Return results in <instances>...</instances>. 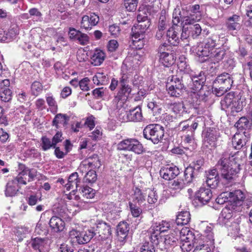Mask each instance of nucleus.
Masks as SVG:
<instances>
[{
	"label": "nucleus",
	"instance_id": "obj_55",
	"mask_svg": "<svg viewBox=\"0 0 252 252\" xmlns=\"http://www.w3.org/2000/svg\"><path fill=\"white\" fill-rule=\"evenodd\" d=\"M12 94L11 90H2L0 92V99L3 102H9L12 99Z\"/></svg>",
	"mask_w": 252,
	"mask_h": 252
},
{
	"label": "nucleus",
	"instance_id": "obj_38",
	"mask_svg": "<svg viewBox=\"0 0 252 252\" xmlns=\"http://www.w3.org/2000/svg\"><path fill=\"white\" fill-rule=\"evenodd\" d=\"M117 230L118 235L124 239L126 237L129 231L128 224L126 222H121L117 226Z\"/></svg>",
	"mask_w": 252,
	"mask_h": 252
},
{
	"label": "nucleus",
	"instance_id": "obj_7",
	"mask_svg": "<svg viewBox=\"0 0 252 252\" xmlns=\"http://www.w3.org/2000/svg\"><path fill=\"white\" fill-rule=\"evenodd\" d=\"M170 228L169 222L162 220L153 224L150 229V238L152 242L158 243L161 239L160 234L167 231Z\"/></svg>",
	"mask_w": 252,
	"mask_h": 252
},
{
	"label": "nucleus",
	"instance_id": "obj_10",
	"mask_svg": "<svg viewBox=\"0 0 252 252\" xmlns=\"http://www.w3.org/2000/svg\"><path fill=\"white\" fill-rule=\"evenodd\" d=\"M195 238L192 232L187 228H183L180 231V239L183 244L180 248L184 252H189L193 248V242Z\"/></svg>",
	"mask_w": 252,
	"mask_h": 252
},
{
	"label": "nucleus",
	"instance_id": "obj_24",
	"mask_svg": "<svg viewBox=\"0 0 252 252\" xmlns=\"http://www.w3.org/2000/svg\"><path fill=\"white\" fill-rule=\"evenodd\" d=\"M167 28V23L166 17L163 15H161L159 18L158 30L156 37L158 39H160L164 35L165 30Z\"/></svg>",
	"mask_w": 252,
	"mask_h": 252
},
{
	"label": "nucleus",
	"instance_id": "obj_27",
	"mask_svg": "<svg viewBox=\"0 0 252 252\" xmlns=\"http://www.w3.org/2000/svg\"><path fill=\"white\" fill-rule=\"evenodd\" d=\"M166 39L168 42L173 46H177L180 43V39L178 36L177 32L173 28L169 29L167 31Z\"/></svg>",
	"mask_w": 252,
	"mask_h": 252
},
{
	"label": "nucleus",
	"instance_id": "obj_48",
	"mask_svg": "<svg viewBox=\"0 0 252 252\" xmlns=\"http://www.w3.org/2000/svg\"><path fill=\"white\" fill-rule=\"evenodd\" d=\"M108 93V90L106 88L100 87L94 89L93 94L95 98L100 99L107 95Z\"/></svg>",
	"mask_w": 252,
	"mask_h": 252
},
{
	"label": "nucleus",
	"instance_id": "obj_22",
	"mask_svg": "<svg viewBox=\"0 0 252 252\" xmlns=\"http://www.w3.org/2000/svg\"><path fill=\"white\" fill-rule=\"evenodd\" d=\"M49 225L52 229L56 232L63 231L65 227V223L63 220L60 218L56 216L51 218Z\"/></svg>",
	"mask_w": 252,
	"mask_h": 252
},
{
	"label": "nucleus",
	"instance_id": "obj_11",
	"mask_svg": "<svg viewBox=\"0 0 252 252\" xmlns=\"http://www.w3.org/2000/svg\"><path fill=\"white\" fill-rule=\"evenodd\" d=\"M240 164L234 163L231 167L220 171V175L223 181L227 183H233L236 181L240 171Z\"/></svg>",
	"mask_w": 252,
	"mask_h": 252
},
{
	"label": "nucleus",
	"instance_id": "obj_14",
	"mask_svg": "<svg viewBox=\"0 0 252 252\" xmlns=\"http://www.w3.org/2000/svg\"><path fill=\"white\" fill-rule=\"evenodd\" d=\"M230 207L235 211H239L242 205L245 195L241 190H235L233 192H228Z\"/></svg>",
	"mask_w": 252,
	"mask_h": 252
},
{
	"label": "nucleus",
	"instance_id": "obj_13",
	"mask_svg": "<svg viewBox=\"0 0 252 252\" xmlns=\"http://www.w3.org/2000/svg\"><path fill=\"white\" fill-rule=\"evenodd\" d=\"M91 229L94 232V236L98 235V237L101 240H106L111 235V227L109 225L104 221H99L96 224L95 228H92Z\"/></svg>",
	"mask_w": 252,
	"mask_h": 252
},
{
	"label": "nucleus",
	"instance_id": "obj_8",
	"mask_svg": "<svg viewBox=\"0 0 252 252\" xmlns=\"http://www.w3.org/2000/svg\"><path fill=\"white\" fill-rule=\"evenodd\" d=\"M204 138L203 147L204 148L212 149L216 146L217 141L220 137V133L218 130L213 128H207L203 132Z\"/></svg>",
	"mask_w": 252,
	"mask_h": 252
},
{
	"label": "nucleus",
	"instance_id": "obj_45",
	"mask_svg": "<svg viewBox=\"0 0 252 252\" xmlns=\"http://www.w3.org/2000/svg\"><path fill=\"white\" fill-rule=\"evenodd\" d=\"M190 35L193 38H196L201 34L202 29L199 24H196L190 27H187Z\"/></svg>",
	"mask_w": 252,
	"mask_h": 252
},
{
	"label": "nucleus",
	"instance_id": "obj_59",
	"mask_svg": "<svg viewBox=\"0 0 252 252\" xmlns=\"http://www.w3.org/2000/svg\"><path fill=\"white\" fill-rule=\"evenodd\" d=\"M167 90L168 91V94L170 95L171 96H175V97H179L180 95H182V94L183 93V90H179L178 91L177 90V87H175L172 89V86L166 85Z\"/></svg>",
	"mask_w": 252,
	"mask_h": 252
},
{
	"label": "nucleus",
	"instance_id": "obj_60",
	"mask_svg": "<svg viewBox=\"0 0 252 252\" xmlns=\"http://www.w3.org/2000/svg\"><path fill=\"white\" fill-rule=\"evenodd\" d=\"M86 181L89 183H94L97 179V176L95 171L90 170L88 171L85 176Z\"/></svg>",
	"mask_w": 252,
	"mask_h": 252
},
{
	"label": "nucleus",
	"instance_id": "obj_54",
	"mask_svg": "<svg viewBox=\"0 0 252 252\" xmlns=\"http://www.w3.org/2000/svg\"><path fill=\"white\" fill-rule=\"evenodd\" d=\"M27 175L25 173V171L23 170L20 172L18 175L15 178L13 181H16V183L19 185H26L28 182Z\"/></svg>",
	"mask_w": 252,
	"mask_h": 252
},
{
	"label": "nucleus",
	"instance_id": "obj_19",
	"mask_svg": "<svg viewBox=\"0 0 252 252\" xmlns=\"http://www.w3.org/2000/svg\"><path fill=\"white\" fill-rule=\"evenodd\" d=\"M212 197L210 189L201 187L196 193V197L203 204L208 203Z\"/></svg>",
	"mask_w": 252,
	"mask_h": 252
},
{
	"label": "nucleus",
	"instance_id": "obj_64",
	"mask_svg": "<svg viewBox=\"0 0 252 252\" xmlns=\"http://www.w3.org/2000/svg\"><path fill=\"white\" fill-rule=\"evenodd\" d=\"M245 13L249 19L248 25L249 26L252 27V4H248L246 6Z\"/></svg>",
	"mask_w": 252,
	"mask_h": 252
},
{
	"label": "nucleus",
	"instance_id": "obj_36",
	"mask_svg": "<svg viewBox=\"0 0 252 252\" xmlns=\"http://www.w3.org/2000/svg\"><path fill=\"white\" fill-rule=\"evenodd\" d=\"M89 167L95 169L98 168L100 165V161L96 154H94L88 158L86 160L84 161Z\"/></svg>",
	"mask_w": 252,
	"mask_h": 252
},
{
	"label": "nucleus",
	"instance_id": "obj_28",
	"mask_svg": "<svg viewBox=\"0 0 252 252\" xmlns=\"http://www.w3.org/2000/svg\"><path fill=\"white\" fill-rule=\"evenodd\" d=\"M104 53L100 50L96 49L91 57V63L94 66L100 65L104 60Z\"/></svg>",
	"mask_w": 252,
	"mask_h": 252
},
{
	"label": "nucleus",
	"instance_id": "obj_20",
	"mask_svg": "<svg viewBox=\"0 0 252 252\" xmlns=\"http://www.w3.org/2000/svg\"><path fill=\"white\" fill-rule=\"evenodd\" d=\"M131 92V87L129 85L120 86L116 96L113 99L114 102H118L120 100H126Z\"/></svg>",
	"mask_w": 252,
	"mask_h": 252
},
{
	"label": "nucleus",
	"instance_id": "obj_32",
	"mask_svg": "<svg viewBox=\"0 0 252 252\" xmlns=\"http://www.w3.org/2000/svg\"><path fill=\"white\" fill-rule=\"evenodd\" d=\"M190 220V215L188 211L180 212L177 216L176 222L178 225H183L188 224Z\"/></svg>",
	"mask_w": 252,
	"mask_h": 252
},
{
	"label": "nucleus",
	"instance_id": "obj_47",
	"mask_svg": "<svg viewBox=\"0 0 252 252\" xmlns=\"http://www.w3.org/2000/svg\"><path fill=\"white\" fill-rule=\"evenodd\" d=\"M43 90L42 84L38 81H34L31 85V92L32 94L37 96L41 93Z\"/></svg>",
	"mask_w": 252,
	"mask_h": 252
},
{
	"label": "nucleus",
	"instance_id": "obj_41",
	"mask_svg": "<svg viewBox=\"0 0 252 252\" xmlns=\"http://www.w3.org/2000/svg\"><path fill=\"white\" fill-rule=\"evenodd\" d=\"M69 120V117L66 114H58L53 121V125L58 127L59 124L63 126L67 124Z\"/></svg>",
	"mask_w": 252,
	"mask_h": 252
},
{
	"label": "nucleus",
	"instance_id": "obj_46",
	"mask_svg": "<svg viewBox=\"0 0 252 252\" xmlns=\"http://www.w3.org/2000/svg\"><path fill=\"white\" fill-rule=\"evenodd\" d=\"M234 208L230 207V205L223 208L221 212L220 217L224 220H229L233 215V212H236Z\"/></svg>",
	"mask_w": 252,
	"mask_h": 252
},
{
	"label": "nucleus",
	"instance_id": "obj_4",
	"mask_svg": "<svg viewBox=\"0 0 252 252\" xmlns=\"http://www.w3.org/2000/svg\"><path fill=\"white\" fill-rule=\"evenodd\" d=\"M117 150L120 151L132 152L141 155L145 152L143 145L135 138H126L119 142Z\"/></svg>",
	"mask_w": 252,
	"mask_h": 252
},
{
	"label": "nucleus",
	"instance_id": "obj_44",
	"mask_svg": "<svg viewBox=\"0 0 252 252\" xmlns=\"http://www.w3.org/2000/svg\"><path fill=\"white\" fill-rule=\"evenodd\" d=\"M191 80L196 88L199 89L200 88L201 89L202 87L203 84L205 82L204 74H202L200 72L198 75L192 76L191 77Z\"/></svg>",
	"mask_w": 252,
	"mask_h": 252
},
{
	"label": "nucleus",
	"instance_id": "obj_25",
	"mask_svg": "<svg viewBox=\"0 0 252 252\" xmlns=\"http://www.w3.org/2000/svg\"><path fill=\"white\" fill-rule=\"evenodd\" d=\"M80 183V179L78 178V173L74 172L69 176L67 183L65 185V188L67 190L73 189L74 187L77 189Z\"/></svg>",
	"mask_w": 252,
	"mask_h": 252
},
{
	"label": "nucleus",
	"instance_id": "obj_5",
	"mask_svg": "<svg viewBox=\"0 0 252 252\" xmlns=\"http://www.w3.org/2000/svg\"><path fill=\"white\" fill-rule=\"evenodd\" d=\"M163 127L158 124H151L147 126L143 130V136L147 140L156 144L160 142L164 136Z\"/></svg>",
	"mask_w": 252,
	"mask_h": 252
},
{
	"label": "nucleus",
	"instance_id": "obj_61",
	"mask_svg": "<svg viewBox=\"0 0 252 252\" xmlns=\"http://www.w3.org/2000/svg\"><path fill=\"white\" fill-rule=\"evenodd\" d=\"M75 41L83 45L87 44L89 41V37L87 34L80 32Z\"/></svg>",
	"mask_w": 252,
	"mask_h": 252
},
{
	"label": "nucleus",
	"instance_id": "obj_51",
	"mask_svg": "<svg viewBox=\"0 0 252 252\" xmlns=\"http://www.w3.org/2000/svg\"><path fill=\"white\" fill-rule=\"evenodd\" d=\"M56 146H54L53 143L51 140L46 136H43L41 138V147L44 151H47L48 150L53 148L54 149Z\"/></svg>",
	"mask_w": 252,
	"mask_h": 252
},
{
	"label": "nucleus",
	"instance_id": "obj_18",
	"mask_svg": "<svg viewBox=\"0 0 252 252\" xmlns=\"http://www.w3.org/2000/svg\"><path fill=\"white\" fill-rule=\"evenodd\" d=\"M137 20L138 27L146 31L151 25L150 19L148 18V14L145 10H139L137 15Z\"/></svg>",
	"mask_w": 252,
	"mask_h": 252
},
{
	"label": "nucleus",
	"instance_id": "obj_31",
	"mask_svg": "<svg viewBox=\"0 0 252 252\" xmlns=\"http://www.w3.org/2000/svg\"><path fill=\"white\" fill-rule=\"evenodd\" d=\"M166 85L172 86V89L175 87H177L178 91L181 90H184L185 88L182 83V80L176 76L169 77L167 79Z\"/></svg>",
	"mask_w": 252,
	"mask_h": 252
},
{
	"label": "nucleus",
	"instance_id": "obj_37",
	"mask_svg": "<svg viewBox=\"0 0 252 252\" xmlns=\"http://www.w3.org/2000/svg\"><path fill=\"white\" fill-rule=\"evenodd\" d=\"M197 173L194 170L191 165L187 167L184 172L185 181L186 184L191 183L193 178L197 175Z\"/></svg>",
	"mask_w": 252,
	"mask_h": 252
},
{
	"label": "nucleus",
	"instance_id": "obj_58",
	"mask_svg": "<svg viewBox=\"0 0 252 252\" xmlns=\"http://www.w3.org/2000/svg\"><path fill=\"white\" fill-rule=\"evenodd\" d=\"M217 203L223 204L225 202H229L228 192H224L220 194L216 200Z\"/></svg>",
	"mask_w": 252,
	"mask_h": 252
},
{
	"label": "nucleus",
	"instance_id": "obj_12",
	"mask_svg": "<svg viewBox=\"0 0 252 252\" xmlns=\"http://www.w3.org/2000/svg\"><path fill=\"white\" fill-rule=\"evenodd\" d=\"M119 118L123 122H140L143 118L141 107L137 106L129 111L121 113Z\"/></svg>",
	"mask_w": 252,
	"mask_h": 252
},
{
	"label": "nucleus",
	"instance_id": "obj_49",
	"mask_svg": "<svg viewBox=\"0 0 252 252\" xmlns=\"http://www.w3.org/2000/svg\"><path fill=\"white\" fill-rule=\"evenodd\" d=\"M146 31L138 27L137 25L134 26L131 29V35L132 39L144 38V33Z\"/></svg>",
	"mask_w": 252,
	"mask_h": 252
},
{
	"label": "nucleus",
	"instance_id": "obj_29",
	"mask_svg": "<svg viewBox=\"0 0 252 252\" xmlns=\"http://www.w3.org/2000/svg\"><path fill=\"white\" fill-rule=\"evenodd\" d=\"M133 191L132 198L133 202L140 204L145 200L146 194L144 192V190L137 187H135L133 189Z\"/></svg>",
	"mask_w": 252,
	"mask_h": 252
},
{
	"label": "nucleus",
	"instance_id": "obj_43",
	"mask_svg": "<svg viewBox=\"0 0 252 252\" xmlns=\"http://www.w3.org/2000/svg\"><path fill=\"white\" fill-rule=\"evenodd\" d=\"M186 184L184 180L178 179L170 183L169 188L171 189L180 191L185 188Z\"/></svg>",
	"mask_w": 252,
	"mask_h": 252
},
{
	"label": "nucleus",
	"instance_id": "obj_40",
	"mask_svg": "<svg viewBox=\"0 0 252 252\" xmlns=\"http://www.w3.org/2000/svg\"><path fill=\"white\" fill-rule=\"evenodd\" d=\"M251 126L249 120L245 117L240 118L235 125L237 129L241 131L249 128Z\"/></svg>",
	"mask_w": 252,
	"mask_h": 252
},
{
	"label": "nucleus",
	"instance_id": "obj_33",
	"mask_svg": "<svg viewBox=\"0 0 252 252\" xmlns=\"http://www.w3.org/2000/svg\"><path fill=\"white\" fill-rule=\"evenodd\" d=\"M13 180L9 181L6 185L5 195L7 196H13L19 190V186Z\"/></svg>",
	"mask_w": 252,
	"mask_h": 252
},
{
	"label": "nucleus",
	"instance_id": "obj_1",
	"mask_svg": "<svg viewBox=\"0 0 252 252\" xmlns=\"http://www.w3.org/2000/svg\"><path fill=\"white\" fill-rule=\"evenodd\" d=\"M218 35H213L206 39L204 42V46H198L196 50V55L200 58L208 57L210 52L222 45L226 40L225 37H221Z\"/></svg>",
	"mask_w": 252,
	"mask_h": 252
},
{
	"label": "nucleus",
	"instance_id": "obj_50",
	"mask_svg": "<svg viewBox=\"0 0 252 252\" xmlns=\"http://www.w3.org/2000/svg\"><path fill=\"white\" fill-rule=\"evenodd\" d=\"M189 14L201 20L202 18V11L200 5L199 4H194L190 6Z\"/></svg>",
	"mask_w": 252,
	"mask_h": 252
},
{
	"label": "nucleus",
	"instance_id": "obj_21",
	"mask_svg": "<svg viewBox=\"0 0 252 252\" xmlns=\"http://www.w3.org/2000/svg\"><path fill=\"white\" fill-rule=\"evenodd\" d=\"M226 51L223 48H218L210 52L209 56L211 61L215 64L219 63L224 58L226 54Z\"/></svg>",
	"mask_w": 252,
	"mask_h": 252
},
{
	"label": "nucleus",
	"instance_id": "obj_23",
	"mask_svg": "<svg viewBox=\"0 0 252 252\" xmlns=\"http://www.w3.org/2000/svg\"><path fill=\"white\" fill-rule=\"evenodd\" d=\"M94 232L92 229H89L87 230L80 232L79 236L75 242L78 244H85L89 242L94 237Z\"/></svg>",
	"mask_w": 252,
	"mask_h": 252
},
{
	"label": "nucleus",
	"instance_id": "obj_17",
	"mask_svg": "<svg viewBox=\"0 0 252 252\" xmlns=\"http://www.w3.org/2000/svg\"><path fill=\"white\" fill-rule=\"evenodd\" d=\"M235 159L234 156H231L228 153H223L221 158L218 161L217 166L220 171L231 167V165H234L232 160Z\"/></svg>",
	"mask_w": 252,
	"mask_h": 252
},
{
	"label": "nucleus",
	"instance_id": "obj_15",
	"mask_svg": "<svg viewBox=\"0 0 252 252\" xmlns=\"http://www.w3.org/2000/svg\"><path fill=\"white\" fill-rule=\"evenodd\" d=\"M99 20V17L94 13L84 15L82 17L80 27L86 30H91L93 27L96 25Z\"/></svg>",
	"mask_w": 252,
	"mask_h": 252
},
{
	"label": "nucleus",
	"instance_id": "obj_42",
	"mask_svg": "<svg viewBox=\"0 0 252 252\" xmlns=\"http://www.w3.org/2000/svg\"><path fill=\"white\" fill-rule=\"evenodd\" d=\"M190 36L187 27L182 26V32L181 34L180 45L182 46H186L189 45L188 40Z\"/></svg>",
	"mask_w": 252,
	"mask_h": 252
},
{
	"label": "nucleus",
	"instance_id": "obj_56",
	"mask_svg": "<svg viewBox=\"0 0 252 252\" xmlns=\"http://www.w3.org/2000/svg\"><path fill=\"white\" fill-rule=\"evenodd\" d=\"M178 67L180 71L186 73H189L190 70V67L189 65L187 63L186 59L185 58H182L180 59V61L178 63Z\"/></svg>",
	"mask_w": 252,
	"mask_h": 252
},
{
	"label": "nucleus",
	"instance_id": "obj_16",
	"mask_svg": "<svg viewBox=\"0 0 252 252\" xmlns=\"http://www.w3.org/2000/svg\"><path fill=\"white\" fill-rule=\"evenodd\" d=\"M159 174L163 179L166 180H171L174 179L180 174V170L176 166H170L161 168Z\"/></svg>",
	"mask_w": 252,
	"mask_h": 252
},
{
	"label": "nucleus",
	"instance_id": "obj_62",
	"mask_svg": "<svg viewBox=\"0 0 252 252\" xmlns=\"http://www.w3.org/2000/svg\"><path fill=\"white\" fill-rule=\"evenodd\" d=\"M158 195L156 191L154 189L150 190L148 196V203L151 204H155L158 201Z\"/></svg>",
	"mask_w": 252,
	"mask_h": 252
},
{
	"label": "nucleus",
	"instance_id": "obj_39",
	"mask_svg": "<svg viewBox=\"0 0 252 252\" xmlns=\"http://www.w3.org/2000/svg\"><path fill=\"white\" fill-rule=\"evenodd\" d=\"M93 81L96 85H105L108 82V78L103 72H97L93 78Z\"/></svg>",
	"mask_w": 252,
	"mask_h": 252
},
{
	"label": "nucleus",
	"instance_id": "obj_9",
	"mask_svg": "<svg viewBox=\"0 0 252 252\" xmlns=\"http://www.w3.org/2000/svg\"><path fill=\"white\" fill-rule=\"evenodd\" d=\"M179 238H180V230H171L170 234L164 236V241L162 239H159V249L164 251L169 249L172 246H176L178 243Z\"/></svg>",
	"mask_w": 252,
	"mask_h": 252
},
{
	"label": "nucleus",
	"instance_id": "obj_34",
	"mask_svg": "<svg viewBox=\"0 0 252 252\" xmlns=\"http://www.w3.org/2000/svg\"><path fill=\"white\" fill-rule=\"evenodd\" d=\"M240 17L237 15H233L232 16L228 18L227 22V27L229 30H237L240 28V24L238 22L239 21Z\"/></svg>",
	"mask_w": 252,
	"mask_h": 252
},
{
	"label": "nucleus",
	"instance_id": "obj_26",
	"mask_svg": "<svg viewBox=\"0 0 252 252\" xmlns=\"http://www.w3.org/2000/svg\"><path fill=\"white\" fill-rule=\"evenodd\" d=\"M158 57L159 62L166 67L173 64L176 60V57L171 53L158 55Z\"/></svg>",
	"mask_w": 252,
	"mask_h": 252
},
{
	"label": "nucleus",
	"instance_id": "obj_3",
	"mask_svg": "<svg viewBox=\"0 0 252 252\" xmlns=\"http://www.w3.org/2000/svg\"><path fill=\"white\" fill-rule=\"evenodd\" d=\"M187 11L182 9L181 10L179 8H175L172 14V23L173 25L177 26L181 22L182 26L190 27L191 25H194L197 24L200 20L195 18L191 14H186Z\"/></svg>",
	"mask_w": 252,
	"mask_h": 252
},
{
	"label": "nucleus",
	"instance_id": "obj_30",
	"mask_svg": "<svg viewBox=\"0 0 252 252\" xmlns=\"http://www.w3.org/2000/svg\"><path fill=\"white\" fill-rule=\"evenodd\" d=\"M32 248L34 250H39L41 252L42 251L45 245L46 244V241L44 239L35 237L32 238L30 242Z\"/></svg>",
	"mask_w": 252,
	"mask_h": 252
},
{
	"label": "nucleus",
	"instance_id": "obj_57",
	"mask_svg": "<svg viewBox=\"0 0 252 252\" xmlns=\"http://www.w3.org/2000/svg\"><path fill=\"white\" fill-rule=\"evenodd\" d=\"M45 98L46 102L50 107L54 109H57V103L52 94H46Z\"/></svg>",
	"mask_w": 252,
	"mask_h": 252
},
{
	"label": "nucleus",
	"instance_id": "obj_6",
	"mask_svg": "<svg viewBox=\"0 0 252 252\" xmlns=\"http://www.w3.org/2000/svg\"><path fill=\"white\" fill-rule=\"evenodd\" d=\"M221 110L232 115L240 112L242 109V106L235 97L234 94L231 93H228L220 101Z\"/></svg>",
	"mask_w": 252,
	"mask_h": 252
},
{
	"label": "nucleus",
	"instance_id": "obj_35",
	"mask_svg": "<svg viewBox=\"0 0 252 252\" xmlns=\"http://www.w3.org/2000/svg\"><path fill=\"white\" fill-rule=\"evenodd\" d=\"M150 242H145L141 246L140 251L141 252H155V245L157 246L159 249V241L158 243L152 242L150 238Z\"/></svg>",
	"mask_w": 252,
	"mask_h": 252
},
{
	"label": "nucleus",
	"instance_id": "obj_2",
	"mask_svg": "<svg viewBox=\"0 0 252 252\" xmlns=\"http://www.w3.org/2000/svg\"><path fill=\"white\" fill-rule=\"evenodd\" d=\"M233 83L231 75L222 73L218 75L213 82L214 92L217 96H221L231 89Z\"/></svg>",
	"mask_w": 252,
	"mask_h": 252
},
{
	"label": "nucleus",
	"instance_id": "obj_63",
	"mask_svg": "<svg viewBox=\"0 0 252 252\" xmlns=\"http://www.w3.org/2000/svg\"><path fill=\"white\" fill-rule=\"evenodd\" d=\"M171 46L166 43L161 44L158 50V56L170 53Z\"/></svg>",
	"mask_w": 252,
	"mask_h": 252
},
{
	"label": "nucleus",
	"instance_id": "obj_52",
	"mask_svg": "<svg viewBox=\"0 0 252 252\" xmlns=\"http://www.w3.org/2000/svg\"><path fill=\"white\" fill-rule=\"evenodd\" d=\"M245 140L239 137V134L235 135L232 138V144L236 149H240L246 145Z\"/></svg>",
	"mask_w": 252,
	"mask_h": 252
},
{
	"label": "nucleus",
	"instance_id": "obj_53",
	"mask_svg": "<svg viewBox=\"0 0 252 252\" xmlns=\"http://www.w3.org/2000/svg\"><path fill=\"white\" fill-rule=\"evenodd\" d=\"M81 194L84 198H93L94 196V190L92 188L86 186L82 188Z\"/></svg>",
	"mask_w": 252,
	"mask_h": 252
}]
</instances>
